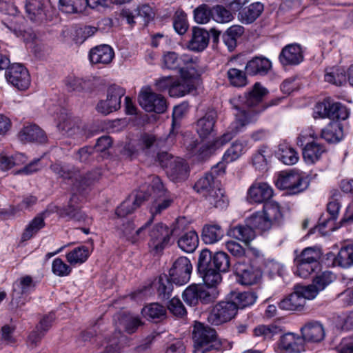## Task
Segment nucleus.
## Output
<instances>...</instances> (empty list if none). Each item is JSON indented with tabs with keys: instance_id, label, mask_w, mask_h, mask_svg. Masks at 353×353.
Returning a JSON list of instances; mask_svg holds the SVG:
<instances>
[{
	"instance_id": "f257e3e1",
	"label": "nucleus",
	"mask_w": 353,
	"mask_h": 353,
	"mask_svg": "<svg viewBox=\"0 0 353 353\" xmlns=\"http://www.w3.org/2000/svg\"><path fill=\"white\" fill-rule=\"evenodd\" d=\"M268 93V90L260 83L256 82L252 90L241 100V105H235L236 109L239 110L241 115L233 122L229 130L221 137L212 142L204 143L196 151L197 141H192L188 145V149L201 159H205L212 155L216 150L229 142L245 125L252 121V117L265 110L261 105L263 97Z\"/></svg>"
},
{
	"instance_id": "f03ea898",
	"label": "nucleus",
	"mask_w": 353,
	"mask_h": 353,
	"mask_svg": "<svg viewBox=\"0 0 353 353\" xmlns=\"http://www.w3.org/2000/svg\"><path fill=\"white\" fill-rule=\"evenodd\" d=\"M194 353H213L222 350V343L214 329L196 322L192 331Z\"/></svg>"
},
{
	"instance_id": "7ed1b4c3",
	"label": "nucleus",
	"mask_w": 353,
	"mask_h": 353,
	"mask_svg": "<svg viewBox=\"0 0 353 353\" xmlns=\"http://www.w3.org/2000/svg\"><path fill=\"white\" fill-rule=\"evenodd\" d=\"M275 184L279 189L294 195L305 191L309 186V181L301 172L292 170L281 172Z\"/></svg>"
},
{
	"instance_id": "20e7f679",
	"label": "nucleus",
	"mask_w": 353,
	"mask_h": 353,
	"mask_svg": "<svg viewBox=\"0 0 353 353\" xmlns=\"http://www.w3.org/2000/svg\"><path fill=\"white\" fill-rule=\"evenodd\" d=\"M180 221L177 220L173 228H170L162 223L153 226L149 234L150 239L148 245L151 252L159 254L169 245L172 235L176 234Z\"/></svg>"
},
{
	"instance_id": "39448f33",
	"label": "nucleus",
	"mask_w": 353,
	"mask_h": 353,
	"mask_svg": "<svg viewBox=\"0 0 353 353\" xmlns=\"http://www.w3.org/2000/svg\"><path fill=\"white\" fill-rule=\"evenodd\" d=\"M214 285H205L193 284L188 286L183 293L184 302L190 305L195 306L199 303L208 304L213 302L218 296V292Z\"/></svg>"
},
{
	"instance_id": "423d86ee",
	"label": "nucleus",
	"mask_w": 353,
	"mask_h": 353,
	"mask_svg": "<svg viewBox=\"0 0 353 353\" xmlns=\"http://www.w3.org/2000/svg\"><path fill=\"white\" fill-rule=\"evenodd\" d=\"M321 256L319 249L314 248L304 249L294 259L296 266V274L301 278H307L317 268Z\"/></svg>"
},
{
	"instance_id": "0eeeda50",
	"label": "nucleus",
	"mask_w": 353,
	"mask_h": 353,
	"mask_svg": "<svg viewBox=\"0 0 353 353\" xmlns=\"http://www.w3.org/2000/svg\"><path fill=\"white\" fill-rule=\"evenodd\" d=\"M213 256L210 250H203L199 256L197 270L205 284L208 285H216L220 283L222 277L220 274L213 270Z\"/></svg>"
},
{
	"instance_id": "6e6552de",
	"label": "nucleus",
	"mask_w": 353,
	"mask_h": 353,
	"mask_svg": "<svg viewBox=\"0 0 353 353\" xmlns=\"http://www.w3.org/2000/svg\"><path fill=\"white\" fill-rule=\"evenodd\" d=\"M236 305L230 301H223L216 303L210 311L207 321L212 325H219L230 321L237 314Z\"/></svg>"
},
{
	"instance_id": "1a4fd4ad",
	"label": "nucleus",
	"mask_w": 353,
	"mask_h": 353,
	"mask_svg": "<svg viewBox=\"0 0 353 353\" xmlns=\"http://www.w3.org/2000/svg\"><path fill=\"white\" fill-rule=\"evenodd\" d=\"M199 59L196 57H193L189 54H184L179 56L174 52H167L163 56V63L164 66L170 70H180L187 71L190 69L191 70H196L199 67Z\"/></svg>"
},
{
	"instance_id": "9d476101",
	"label": "nucleus",
	"mask_w": 353,
	"mask_h": 353,
	"mask_svg": "<svg viewBox=\"0 0 353 353\" xmlns=\"http://www.w3.org/2000/svg\"><path fill=\"white\" fill-rule=\"evenodd\" d=\"M138 99L139 105L146 112L161 114L167 109L165 97L154 92L150 87H145L141 90Z\"/></svg>"
},
{
	"instance_id": "9b49d317",
	"label": "nucleus",
	"mask_w": 353,
	"mask_h": 353,
	"mask_svg": "<svg viewBox=\"0 0 353 353\" xmlns=\"http://www.w3.org/2000/svg\"><path fill=\"white\" fill-rule=\"evenodd\" d=\"M150 187L152 190L153 196L159 199L153 203L150 208L151 219H152L154 215L161 214L162 211L167 209L171 205L173 200L170 198L168 192L165 188L159 176H152Z\"/></svg>"
},
{
	"instance_id": "f8f14e48",
	"label": "nucleus",
	"mask_w": 353,
	"mask_h": 353,
	"mask_svg": "<svg viewBox=\"0 0 353 353\" xmlns=\"http://www.w3.org/2000/svg\"><path fill=\"white\" fill-rule=\"evenodd\" d=\"M57 127L63 134L68 137L78 138L84 134L81 121L77 117H72L65 110L60 112Z\"/></svg>"
},
{
	"instance_id": "ddd939ff",
	"label": "nucleus",
	"mask_w": 353,
	"mask_h": 353,
	"mask_svg": "<svg viewBox=\"0 0 353 353\" xmlns=\"http://www.w3.org/2000/svg\"><path fill=\"white\" fill-rule=\"evenodd\" d=\"M125 93V90L119 85L110 86L108 89L106 100H102L98 103L97 110L104 115L117 110L121 107V99Z\"/></svg>"
},
{
	"instance_id": "4468645a",
	"label": "nucleus",
	"mask_w": 353,
	"mask_h": 353,
	"mask_svg": "<svg viewBox=\"0 0 353 353\" xmlns=\"http://www.w3.org/2000/svg\"><path fill=\"white\" fill-rule=\"evenodd\" d=\"M8 83L20 90H26L30 84V77L28 70L20 63H13L9 66L5 74Z\"/></svg>"
},
{
	"instance_id": "2eb2a0df",
	"label": "nucleus",
	"mask_w": 353,
	"mask_h": 353,
	"mask_svg": "<svg viewBox=\"0 0 353 353\" xmlns=\"http://www.w3.org/2000/svg\"><path fill=\"white\" fill-rule=\"evenodd\" d=\"M192 270L190 261L187 257L181 256L174 262L169 275L174 283L182 285L190 281Z\"/></svg>"
},
{
	"instance_id": "dca6fc26",
	"label": "nucleus",
	"mask_w": 353,
	"mask_h": 353,
	"mask_svg": "<svg viewBox=\"0 0 353 353\" xmlns=\"http://www.w3.org/2000/svg\"><path fill=\"white\" fill-rule=\"evenodd\" d=\"M34 281L30 276L21 277L13 284L11 303L17 307L23 306L27 302L24 295L28 294L34 288Z\"/></svg>"
},
{
	"instance_id": "f3484780",
	"label": "nucleus",
	"mask_w": 353,
	"mask_h": 353,
	"mask_svg": "<svg viewBox=\"0 0 353 353\" xmlns=\"http://www.w3.org/2000/svg\"><path fill=\"white\" fill-rule=\"evenodd\" d=\"M197 69L192 70L190 74L187 71L182 70L181 77H174L172 85L169 90V94L172 97H181L189 93L194 88L192 78L196 74Z\"/></svg>"
},
{
	"instance_id": "a211bd4d",
	"label": "nucleus",
	"mask_w": 353,
	"mask_h": 353,
	"mask_svg": "<svg viewBox=\"0 0 353 353\" xmlns=\"http://www.w3.org/2000/svg\"><path fill=\"white\" fill-rule=\"evenodd\" d=\"M235 274L238 282L243 285L256 284L262 276V272L259 269L240 262L235 265Z\"/></svg>"
},
{
	"instance_id": "6ab92c4d",
	"label": "nucleus",
	"mask_w": 353,
	"mask_h": 353,
	"mask_svg": "<svg viewBox=\"0 0 353 353\" xmlns=\"http://www.w3.org/2000/svg\"><path fill=\"white\" fill-rule=\"evenodd\" d=\"M277 347L281 353H299L305 350L304 339L293 333H287L280 337Z\"/></svg>"
},
{
	"instance_id": "aec40b11",
	"label": "nucleus",
	"mask_w": 353,
	"mask_h": 353,
	"mask_svg": "<svg viewBox=\"0 0 353 353\" xmlns=\"http://www.w3.org/2000/svg\"><path fill=\"white\" fill-rule=\"evenodd\" d=\"M177 132L174 130H171L169 134L164 139H156L154 135L145 134L141 136L139 140L138 146L140 148V151H146L150 149L153 146L163 147V146H171L175 141L177 135Z\"/></svg>"
},
{
	"instance_id": "412c9836",
	"label": "nucleus",
	"mask_w": 353,
	"mask_h": 353,
	"mask_svg": "<svg viewBox=\"0 0 353 353\" xmlns=\"http://www.w3.org/2000/svg\"><path fill=\"white\" fill-rule=\"evenodd\" d=\"M121 19H125L131 26L136 23L135 19L141 18L145 24L148 23L154 17L152 8L148 4L139 6L134 12L128 9H122L119 12Z\"/></svg>"
},
{
	"instance_id": "4be33fe9",
	"label": "nucleus",
	"mask_w": 353,
	"mask_h": 353,
	"mask_svg": "<svg viewBox=\"0 0 353 353\" xmlns=\"http://www.w3.org/2000/svg\"><path fill=\"white\" fill-rule=\"evenodd\" d=\"M273 194V189L267 183L255 182L248 189V199L250 203H265Z\"/></svg>"
},
{
	"instance_id": "5701e85b",
	"label": "nucleus",
	"mask_w": 353,
	"mask_h": 353,
	"mask_svg": "<svg viewBox=\"0 0 353 353\" xmlns=\"http://www.w3.org/2000/svg\"><path fill=\"white\" fill-rule=\"evenodd\" d=\"M151 194V193L145 192L144 188L143 187L141 190L136 194L134 198H128L122 202L120 206L116 210V214L119 216H125L132 213L144 201L147 200Z\"/></svg>"
},
{
	"instance_id": "b1692460",
	"label": "nucleus",
	"mask_w": 353,
	"mask_h": 353,
	"mask_svg": "<svg viewBox=\"0 0 353 353\" xmlns=\"http://www.w3.org/2000/svg\"><path fill=\"white\" fill-rule=\"evenodd\" d=\"M151 223L152 219H150L143 226L134 232L133 223L127 221L118 229L119 234L120 236L125 237L132 243H137L145 238V231L150 225Z\"/></svg>"
},
{
	"instance_id": "393cba45",
	"label": "nucleus",
	"mask_w": 353,
	"mask_h": 353,
	"mask_svg": "<svg viewBox=\"0 0 353 353\" xmlns=\"http://www.w3.org/2000/svg\"><path fill=\"white\" fill-rule=\"evenodd\" d=\"M165 166L167 168V174L172 181L179 182L188 178V167L183 159L174 158L169 164H165Z\"/></svg>"
},
{
	"instance_id": "a878e982",
	"label": "nucleus",
	"mask_w": 353,
	"mask_h": 353,
	"mask_svg": "<svg viewBox=\"0 0 353 353\" xmlns=\"http://www.w3.org/2000/svg\"><path fill=\"white\" fill-rule=\"evenodd\" d=\"M209 32L201 28L194 27L192 37L188 43V48L194 52H199L204 50L209 43Z\"/></svg>"
},
{
	"instance_id": "bb28decb",
	"label": "nucleus",
	"mask_w": 353,
	"mask_h": 353,
	"mask_svg": "<svg viewBox=\"0 0 353 353\" xmlns=\"http://www.w3.org/2000/svg\"><path fill=\"white\" fill-rule=\"evenodd\" d=\"M302 338L304 343L321 341L325 337V330L323 325L318 321H310L307 323L301 328Z\"/></svg>"
},
{
	"instance_id": "cd10ccee",
	"label": "nucleus",
	"mask_w": 353,
	"mask_h": 353,
	"mask_svg": "<svg viewBox=\"0 0 353 353\" xmlns=\"http://www.w3.org/2000/svg\"><path fill=\"white\" fill-rule=\"evenodd\" d=\"M303 59V52L298 44H290L283 48L279 55L282 65H297Z\"/></svg>"
},
{
	"instance_id": "c85d7f7f",
	"label": "nucleus",
	"mask_w": 353,
	"mask_h": 353,
	"mask_svg": "<svg viewBox=\"0 0 353 353\" xmlns=\"http://www.w3.org/2000/svg\"><path fill=\"white\" fill-rule=\"evenodd\" d=\"M114 53L112 48L108 45H100L92 48L89 52V59L93 64L110 63Z\"/></svg>"
},
{
	"instance_id": "c756f323",
	"label": "nucleus",
	"mask_w": 353,
	"mask_h": 353,
	"mask_svg": "<svg viewBox=\"0 0 353 353\" xmlns=\"http://www.w3.org/2000/svg\"><path fill=\"white\" fill-rule=\"evenodd\" d=\"M216 119V112L214 110H210L197 121L196 130L201 139L207 138L213 132Z\"/></svg>"
},
{
	"instance_id": "7c9ffc66",
	"label": "nucleus",
	"mask_w": 353,
	"mask_h": 353,
	"mask_svg": "<svg viewBox=\"0 0 353 353\" xmlns=\"http://www.w3.org/2000/svg\"><path fill=\"white\" fill-rule=\"evenodd\" d=\"M272 68L271 61L263 57H255L245 65V70L250 75H265Z\"/></svg>"
},
{
	"instance_id": "2f4dec72",
	"label": "nucleus",
	"mask_w": 353,
	"mask_h": 353,
	"mask_svg": "<svg viewBox=\"0 0 353 353\" xmlns=\"http://www.w3.org/2000/svg\"><path fill=\"white\" fill-rule=\"evenodd\" d=\"M25 8L31 21L41 23L45 19L46 13L43 0H26Z\"/></svg>"
},
{
	"instance_id": "473e14b6",
	"label": "nucleus",
	"mask_w": 353,
	"mask_h": 353,
	"mask_svg": "<svg viewBox=\"0 0 353 353\" xmlns=\"http://www.w3.org/2000/svg\"><path fill=\"white\" fill-rule=\"evenodd\" d=\"M22 141L45 143L47 137L45 132L36 125H30L24 127L19 134Z\"/></svg>"
},
{
	"instance_id": "72a5a7b5",
	"label": "nucleus",
	"mask_w": 353,
	"mask_h": 353,
	"mask_svg": "<svg viewBox=\"0 0 353 353\" xmlns=\"http://www.w3.org/2000/svg\"><path fill=\"white\" fill-rule=\"evenodd\" d=\"M263 9V5L261 3H253L239 11V20L244 24L252 23L261 14Z\"/></svg>"
},
{
	"instance_id": "f704fd0d",
	"label": "nucleus",
	"mask_w": 353,
	"mask_h": 353,
	"mask_svg": "<svg viewBox=\"0 0 353 353\" xmlns=\"http://www.w3.org/2000/svg\"><path fill=\"white\" fill-rule=\"evenodd\" d=\"M305 304L304 299L297 293L294 288V292L282 299L279 303V307L283 310L300 311L303 310Z\"/></svg>"
},
{
	"instance_id": "c9c22d12",
	"label": "nucleus",
	"mask_w": 353,
	"mask_h": 353,
	"mask_svg": "<svg viewBox=\"0 0 353 353\" xmlns=\"http://www.w3.org/2000/svg\"><path fill=\"white\" fill-rule=\"evenodd\" d=\"M224 236L221 226L216 223L206 224L202 230V240L205 244H213L219 241Z\"/></svg>"
},
{
	"instance_id": "e433bc0d",
	"label": "nucleus",
	"mask_w": 353,
	"mask_h": 353,
	"mask_svg": "<svg viewBox=\"0 0 353 353\" xmlns=\"http://www.w3.org/2000/svg\"><path fill=\"white\" fill-rule=\"evenodd\" d=\"M79 200V196L76 194H73L68 206L62 210L61 216L77 221H85L87 217L80 210V207L77 205Z\"/></svg>"
},
{
	"instance_id": "4c0bfd02",
	"label": "nucleus",
	"mask_w": 353,
	"mask_h": 353,
	"mask_svg": "<svg viewBox=\"0 0 353 353\" xmlns=\"http://www.w3.org/2000/svg\"><path fill=\"white\" fill-rule=\"evenodd\" d=\"M325 152V147L313 141L306 143L303 148V157L307 163H314L319 160L321 155Z\"/></svg>"
},
{
	"instance_id": "58836bf2",
	"label": "nucleus",
	"mask_w": 353,
	"mask_h": 353,
	"mask_svg": "<svg viewBox=\"0 0 353 353\" xmlns=\"http://www.w3.org/2000/svg\"><path fill=\"white\" fill-rule=\"evenodd\" d=\"M173 283L170 276L166 274L160 275L154 281L153 285L157 289L158 296L161 299H170L173 290Z\"/></svg>"
},
{
	"instance_id": "ea45409f",
	"label": "nucleus",
	"mask_w": 353,
	"mask_h": 353,
	"mask_svg": "<svg viewBox=\"0 0 353 353\" xmlns=\"http://www.w3.org/2000/svg\"><path fill=\"white\" fill-rule=\"evenodd\" d=\"M27 157L21 153L9 156L0 150V170L7 171L14 166L21 165L26 163Z\"/></svg>"
},
{
	"instance_id": "a19ab883",
	"label": "nucleus",
	"mask_w": 353,
	"mask_h": 353,
	"mask_svg": "<svg viewBox=\"0 0 353 353\" xmlns=\"http://www.w3.org/2000/svg\"><path fill=\"white\" fill-rule=\"evenodd\" d=\"M257 296L256 293L248 291V292H233L231 293L230 299L236 305V309H243L246 307L253 305Z\"/></svg>"
},
{
	"instance_id": "79ce46f5",
	"label": "nucleus",
	"mask_w": 353,
	"mask_h": 353,
	"mask_svg": "<svg viewBox=\"0 0 353 353\" xmlns=\"http://www.w3.org/2000/svg\"><path fill=\"white\" fill-rule=\"evenodd\" d=\"M215 184L214 176L205 174L195 183L194 189L197 193L206 198L216 188Z\"/></svg>"
},
{
	"instance_id": "37998d69",
	"label": "nucleus",
	"mask_w": 353,
	"mask_h": 353,
	"mask_svg": "<svg viewBox=\"0 0 353 353\" xmlns=\"http://www.w3.org/2000/svg\"><path fill=\"white\" fill-rule=\"evenodd\" d=\"M45 220L43 214H37L26 227L21 239L25 241L30 239L38 232L45 227Z\"/></svg>"
},
{
	"instance_id": "c03bdc74",
	"label": "nucleus",
	"mask_w": 353,
	"mask_h": 353,
	"mask_svg": "<svg viewBox=\"0 0 353 353\" xmlns=\"http://www.w3.org/2000/svg\"><path fill=\"white\" fill-rule=\"evenodd\" d=\"M263 212L272 225L279 223L283 220V216L281 206L275 201H269L265 202Z\"/></svg>"
},
{
	"instance_id": "a18cd8bd",
	"label": "nucleus",
	"mask_w": 353,
	"mask_h": 353,
	"mask_svg": "<svg viewBox=\"0 0 353 353\" xmlns=\"http://www.w3.org/2000/svg\"><path fill=\"white\" fill-rule=\"evenodd\" d=\"M144 317L149 320L160 321L166 314V309L158 303H152L145 305L141 310Z\"/></svg>"
},
{
	"instance_id": "49530a36",
	"label": "nucleus",
	"mask_w": 353,
	"mask_h": 353,
	"mask_svg": "<svg viewBox=\"0 0 353 353\" xmlns=\"http://www.w3.org/2000/svg\"><path fill=\"white\" fill-rule=\"evenodd\" d=\"M199 244L198 235L194 231H189L182 235L178 240L179 247L184 252L191 253L195 250Z\"/></svg>"
},
{
	"instance_id": "de8ad7c7",
	"label": "nucleus",
	"mask_w": 353,
	"mask_h": 353,
	"mask_svg": "<svg viewBox=\"0 0 353 353\" xmlns=\"http://www.w3.org/2000/svg\"><path fill=\"white\" fill-rule=\"evenodd\" d=\"M119 324L122 326L128 334L135 332L137 328L143 323L138 316L130 314L123 313L119 315Z\"/></svg>"
},
{
	"instance_id": "09e8293b",
	"label": "nucleus",
	"mask_w": 353,
	"mask_h": 353,
	"mask_svg": "<svg viewBox=\"0 0 353 353\" xmlns=\"http://www.w3.org/2000/svg\"><path fill=\"white\" fill-rule=\"evenodd\" d=\"M347 78L344 69L341 67L327 68L325 81L336 85H342L346 82Z\"/></svg>"
},
{
	"instance_id": "8fccbe9b",
	"label": "nucleus",
	"mask_w": 353,
	"mask_h": 353,
	"mask_svg": "<svg viewBox=\"0 0 353 353\" xmlns=\"http://www.w3.org/2000/svg\"><path fill=\"white\" fill-rule=\"evenodd\" d=\"M232 235L234 238L248 244L256 236L255 232L250 225H239L232 230Z\"/></svg>"
},
{
	"instance_id": "3c124183",
	"label": "nucleus",
	"mask_w": 353,
	"mask_h": 353,
	"mask_svg": "<svg viewBox=\"0 0 353 353\" xmlns=\"http://www.w3.org/2000/svg\"><path fill=\"white\" fill-rule=\"evenodd\" d=\"M227 78L229 83L233 87L243 88L248 83L246 72L235 68L228 70Z\"/></svg>"
},
{
	"instance_id": "603ef678",
	"label": "nucleus",
	"mask_w": 353,
	"mask_h": 353,
	"mask_svg": "<svg viewBox=\"0 0 353 353\" xmlns=\"http://www.w3.org/2000/svg\"><path fill=\"white\" fill-rule=\"evenodd\" d=\"M50 169L58 177L63 180L75 179L77 181L79 172L72 166L54 163L51 165Z\"/></svg>"
},
{
	"instance_id": "864d4df0",
	"label": "nucleus",
	"mask_w": 353,
	"mask_h": 353,
	"mask_svg": "<svg viewBox=\"0 0 353 353\" xmlns=\"http://www.w3.org/2000/svg\"><path fill=\"white\" fill-rule=\"evenodd\" d=\"M248 224L254 229H258L261 231H266L272 225L263 213V212H257L252 214L247 219Z\"/></svg>"
},
{
	"instance_id": "5fc2aeb1",
	"label": "nucleus",
	"mask_w": 353,
	"mask_h": 353,
	"mask_svg": "<svg viewBox=\"0 0 353 353\" xmlns=\"http://www.w3.org/2000/svg\"><path fill=\"white\" fill-rule=\"evenodd\" d=\"M278 158L286 165H294L299 161V154L296 151L287 145H281L278 152Z\"/></svg>"
},
{
	"instance_id": "6e6d98bb",
	"label": "nucleus",
	"mask_w": 353,
	"mask_h": 353,
	"mask_svg": "<svg viewBox=\"0 0 353 353\" xmlns=\"http://www.w3.org/2000/svg\"><path fill=\"white\" fill-rule=\"evenodd\" d=\"M90 255L89 250L85 246L74 248L66 254L68 262L71 265L81 264L84 263Z\"/></svg>"
},
{
	"instance_id": "4d7b16f0",
	"label": "nucleus",
	"mask_w": 353,
	"mask_h": 353,
	"mask_svg": "<svg viewBox=\"0 0 353 353\" xmlns=\"http://www.w3.org/2000/svg\"><path fill=\"white\" fill-rule=\"evenodd\" d=\"M213 270L221 274V272H227L230 267L229 256L224 252H217L213 255Z\"/></svg>"
},
{
	"instance_id": "13d9d810",
	"label": "nucleus",
	"mask_w": 353,
	"mask_h": 353,
	"mask_svg": "<svg viewBox=\"0 0 353 353\" xmlns=\"http://www.w3.org/2000/svg\"><path fill=\"white\" fill-rule=\"evenodd\" d=\"M60 9L65 13L82 12L85 9V0H59Z\"/></svg>"
},
{
	"instance_id": "bf43d9fd",
	"label": "nucleus",
	"mask_w": 353,
	"mask_h": 353,
	"mask_svg": "<svg viewBox=\"0 0 353 353\" xmlns=\"http://www.w3.org/2000/svg\"><path fill=\"white\" fill-rule=\"evenodd\" d=\"M337 265L347 268L353 265V244L342 248L337 254Z\"/></svg>"
},
{
	"instance_id": "052dcab7",
	"label": "nucleus",
	"mask_w": 353,
	"mask_h": 353,
	"mask_svg": "<svg viewBox=\"0 0 353 353\" xmlns=\"http://www.w3.org/2000/svg\"><path fill=\"white\" fill-rule=\"evenodd\" d=\"M205 199L210 205L216 208H224L228 203V198L224 195L222 190L219 188H215Z\"/></svg>"
},
{
	"instance_id": "680f3d73",
	"label": "nucleus",
	"mask_w": 353,
	"mask_h": 353,
	"mask_svg": "<svg viewBox=\"0 0 353 353\" xmlns=\"http://www.w3.org/2000/svg\"><path fill=\"white\" fill-rule=\"evenodd\" d=\"M348 116L349 111L344 105L330 100L329 119L332 120H345Z\"/></svg>"
},
{
	"instance_id": "e2e57ef3",
	"label": "nucleus",
	"mask_w": 353,
	"mask_h": 353,
	"mask_svg": "<svg viewBox=\"0 0 353 353\" xmlns=\"http://www.w3.org/2000/svg\"><path fill=\"white\" fill-rule=\"evenodd\" d=\"M194 19L196 23L205 24L213 19L212 8L206 4H201L194 10Z\"/></svg>"
},
{
	"instance_id": "0e129e2a",
	"label": "nucleus",
	"mask_w": 353,
	"mask_h": 353,
	"mask_svg": "<svg viewBox=\"0 0 353 353\" xmlns=\"http://www.w3.org/2000/svg\"><path fill=\"white\" fill-rule=\"evenodd\" d=\"M244 144L239 141H235L225 152L223 161L225 163L232 162L239 159L244 153Z\"/></svg>"
},
{
	"instance_id": "69168bd1",
	"label": "nucleus",
	"mask_w": 353,
	"mask_h": 353,
	"mask_svg": "<svg viewBox=\"0 0 353 353\" xmlns=\"http://www.w3.org/2000/svg\"><path fill=\"white\" fill-rule=\"evenodd\" d=\"M173 26L179 34H184L188 28L187 15L183 10H177L173 17Z\"/></svg>"
},
{
	"instance_id": "338daca9",
	"label": "nucleus",
	"mask_w": 353,
	"mask_h": 353,
	"mask_svg": "<svg viewBox=\"0 0 353 353\" xmlns=\"http://www.w3.org/2000/svg\"><path fill=\"white\" fill-rule=\"evenodd\" d=\"M342 128L339 124H333L323 129L321 137L327 142H339L341 139Z\"/></svg>"
},
{
	"instance_id": "774afa93",
	"label": "nucleus",
	"mask_w": 353,
	"mask_h": 353,
	"mask_svg": "<svg viewBox=\"0 0 353 353\" xmlns=\"http://www.w3.org/2000/svg\"><path fill=\"white\" fill-rule=\"evenodd\" d=\"M212 14L213 19L218 23H228L234 18L231 11L221 5L212 7Z\"/></svg>"
}]
</instances>
